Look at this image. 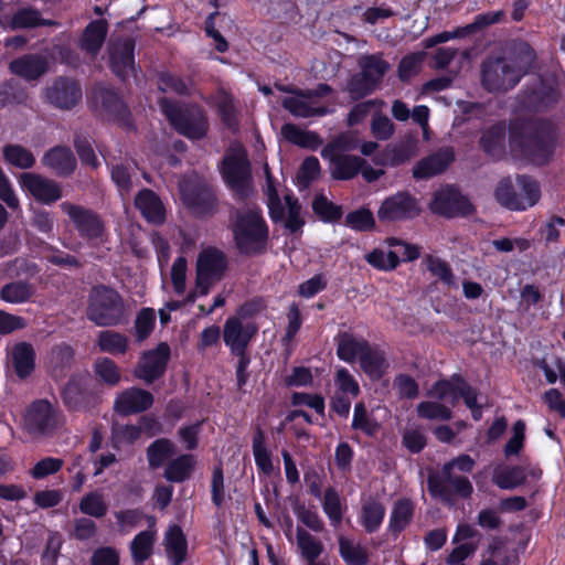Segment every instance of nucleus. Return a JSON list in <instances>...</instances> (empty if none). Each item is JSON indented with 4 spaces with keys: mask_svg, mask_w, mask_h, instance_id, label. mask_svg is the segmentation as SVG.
<instances>
[{
    "mask_svg": "<svg viewBox=\"0 0 565 565\" xmlns=\"http://www.w3.org/2000/svg\"><path fill=\"white\" fill-rule=\"evenodd\" d=\"M559 137L557 125L544 117H518L508 126L511 156L536 167L548 164L556 151Z\"/></svg>",
    "mask_w": 565,
    "mask_h": 565,
    "instance_id": "nucleus-1",
    "label": "nucleus"
},
{
    "mask_svg": "<svg viewBox=\"0 0 565 565\" xmlns=\"http://www.w3.org/2000/svg\"><path fill=\"white\" fill-rule=\"evenodd\" d=\"M230 228L241 255L258 256L266 252L269 227L259 210H236Z\"/></svg>",
    "mask_w": 565,
    "mask_h": 565,
    "instance_id": "nucleus-2",
    "label": "nucleus"
},
{
    "mask_svg": "<svg viewBox=\"0 0 565 565\" xmlns=\"http://www.w3.org/2000/svg\"><path fill=\"white\" fill-rule=\"evenodd\" d=\"M161 113L179 135L189 140H201L209 132L205 110L195 103H181L168 97L158 100Z\"/></svg>",
    "mask_w": 565,
    "mask_h": 565,
    "instance_id": "nucleus-3",
    "label": "nucleus"
},
{
    "mask_svg": "<svg viewBox=\"0 0 565 565\" xmlns=\"http://www.w3.org/2000/svg\"><path fill=\"white\" fill-rule=\"evenodd\" d=\"M86 316L98 327L122 326L129 320L122 296L106 285H97L92 288Z\"/></svg>",
    "mask_w": 565,
    "mask_h": 565,
    "instance_id": "nucleus-4",
    "label": "nucleus"
},
{
    "mask_svg": "<svg viewBox=\"0 0 565 565\" xmlns=\"http://www.w3.org/2000/svg\"><path fill=\"white\" fill-rule=\"evenodd\" d=\"M184 206L196 217H210L218 212L217 188L202 175H193L180 183Z\"/></svg>",
    "mask_w": 565,
    "mask_h": 565,
    "instance_id": "nucleus-5",
    "label": "nucleus"
},
{
    "mask_svg": "<svg viewBox=\"0 0 565 565\" xmlns=\"http://www.w3.org/2000/svg\"><path fill=\"white\" fill-rule=\"evenodd\" d=\"M218 170L223 182L237 200L248 199L252 192L253 174L252 164L244 148L226 152Z\"/></svg>",
    "mask_w": 565,
    "mask_h": 565,
    "instance_id": "nucleus-6",
    "label": "nucleus"
},
{
    "mask_svg": "<svg viewBox=\"0 0 565 565\" xmlns=\"http://www.w3.org/2000/svg\"><path fill=\"white\" fill-rule=\"evenodd\" d=\"M427 489L433 498L451 507L456 499L468 500L473 493V486L468 477L448 472V468H441L439 472L427 477Z\"/></svg>",
    "mask_w": 565,
    "mask_h": 565,
    "instance_id": "nucleus-7",
    "label": "nucleus"
},
{
    "mask_svg": "<svg viewBox=\"0 0 565 565\" xmlns=\"http://www.w3.org/2000/svg\"><path fill=\"white\" fill-rule=\"evenodd\" d=\"M64 423V414L57 404L46 398L33 401L24 413V427L30 434L51 435Z\"/></svg>",
    "mask_w": 565,
    "mask_h": 565,
    "instance_id": "nucleus-8",
    "label": "nucleus"
},
{
    "mask_svg": "<svg viewBox=\"0 0 565 565\" xmlns=\"http://www.w3.org/2000/svg\"><path fill=\"white\" fill-rule=\"evenodd\" d=\"M93 99L109 122L117 124L126 131L136 130L134 116L120 94L113 87L99 85L93 90Z\"/></svg>",
    "mask_w": 565,
    "mask_h": 565,
    "instance_id": "nucleus-9",
    "label": "nucleus"
},
{
    "mask_svg": "<svg viewBox=\"0 0 565 565\" xmlns=\"http://www.w3.org/2000/svg\"><path fill=\"white\" fill-rule=\"evenodd\" d=\"M61 399L68 412H87L97 401L95 385L89 373L72 374L61 390Z\"/></svg>",
    "mask_w": 565,
    "mask_h": 565,
    "instance_id": "nucleus-10",
    "label": "nucleus"
},
{
    "mask_svg": "<svg viewBox=\"0 0 565 565\" xmlns=\"http://www.w3.org/2000/svg\"><path fill=\"white\" fill-rule=\"evenodd\" d=\"M520 82L504 56H487L481 63V84L489 93H505Z\"/></svg>",
    "mask_w": 565,
    "mask_h": 565,
    "instance_id": "nucleus-11",
    "label": "nucleus"
},
{
    "mask_svg": "<svg viewBox=\"0 0 565 565\" xmlns=\"http://www.w3.org/2000/svg\"><path fill=\"white\" fill-rule=\"evenodd\" d=\"M423 212L419 200L408 191H398L383 200L377 218L382 223L406 222L418 217Z\"/></svg>",
    "mask_w": 565,
    "mask_h": 565,
    "instance_id": "nucleus-12",
    "label": "nucleus"
},
{
    "mask_svg": "<svg viewBox=\"0 0 565 565\" xmlns=\"http://www.w3.org/2000/svg\"><path fill=\"white\" fill-rule=\"evenodd\" d=\"M433 214L454 218L457 216H469L476 209L470 200L454 185H447L433 195L429 204Z\"/></svg>",
    "mask_w": 565,
    "mask_h": 565,
    "instance_id": "nucleus-13",
    "label": "nucleus"
},
{
    "mask_svg": "<svg viewBox=\"0 0 565 565\" xmlns=\"http://www.w3.org/2000/svg\"><path fill=\"white\" fill-rule=\"evenodd\" d=\"M44 100L58 110L74 109L83 98L79 82L67 76H57L43 92Z\"/></svg>",
    "mask_w": 565,
    "mask_h": 565,
    "instance_id": "nucleus-14",
    "label": "nucleus"
},
{
    "mask_svg": "<svg viewBox=\"0 0 565 565\" xmlns=\"http://www.w3.org/2000/svg\"><path fill=\"white\" fill-rule=\"evenodd\" d=\"M342 138L328 143L322 150L323 159H329L331 163V175L334 180L347 181L356 177L361 170V164L365 159L345 153H338V150H347Z\"/></svg>",
    "mask_w": 565,
    "mask_h": 565,
    "instance_id": "nucleus-15",
    "label": "nucleus"
},
{
    "mask_svg": "<svg viewBox=\"0 0 565 565\" xmlns=\"http://www.w3.org/2000/svg\"><path fill=\"white\" fill-rule=\"evenodd\" d=\"M559 89L539 78L531 85H526L519 94V105L532 113H543L553 108L559 99Z\"/></svg>",
    "mask_w": 565,
    "mask_h": 565,
    "instance_id": "nucleus-16",
    "label": "nucleus"
},
{
    "mask_svg": "<svg viewBox=\"0 0 565 565\" xmlns=\"http://www.w3.org/2000/svg\"><path fill=\"white\" fill-rule=\"evenodd\" d=\"M61 209L68 215L82 238L97 241L104 236L105 223L95 211L70 202H63Z\"/></svg>",
    "mask_w": 565,
    "mask_h": 565,
    "instance_id": "nucleus-17",
    "label": "nucleus"
},
{
    "mask_svg": "<svg viewBox=\"0 0 565 565\" xmlns=\"http://www.w3.org/2000/svg\"><path fill=\"white\" fill-rule=\"evenodd\" d=\"M171 349L167 342H160L154 349L145 351L137 363L134 375L147 384L160 380L168 367Z\"/></svg>",
    "mask_w": 565,
    "mask_h": 565,
    "instance_id": "nucleus-18",
    "label": "nucleus"
},
{
    "mask_svg": "<svg viewBox=\"0 0 565 565\" xmlns=\"http://www.w3.org/2000/svg\"><path fill=\"white\" fill-rule=\"evenodd\" d=\"M21 189L31 194L35 201L51 205L58 201L63 193L61 185L53 179L39 173L23 172L19 177Z\"/></svg>",
    "mask_w": 565,
    "mask_h": 565,
    "instance_id": "nucleus-19",
    "label": "nucleus"
},
{
    "mask_svg": "<svg viewBox=\"0 0 565 565\" xmlns=\"http://www.w3.org/2000/svg\"><path fill=\"white\" fill-rule=\"evenodd\" d=\"M135 49L136 43L131 38L114 42L109 46V68L121 82H126L137 72Z\"/></svg>",
    "mask_w": 565,
    "mask_h": 565,
    "instance_id": "nucleus-20",
    "label": "nucleus"
},
{
    "mask_svg": "<svg viewBox=\"0 0 565 565\" xmlns=\"http://www.w3.org/2000/svg\"><path fill=\"white\" fill-rule=\"evenodd\" d=\"M258 332V327L253 323L244 324L238 317H228L223 326V341L230 352L248 350L253 338Z\"/></svg>",
    "mask_w": 565,
    "mask_h": 565,
    "instance_id": "nucleus-21",
    "label": "nucleus"
},
{
    "mask_svg": "<svg viewBox=\"0 0 565 565\" xmlns=\"http://www.w3.org/2000/svg\"><path fill=\"white\" fill-rule=\"evenodd\" d=\"M43 167L51 170L58 178H70L77 169V159L72 149L64 145H56L47 149L41 158Z\"/></svg>",
    "mask_w": 565,
    "mask_h": 565,
    "instance_id": "nucleus-22",
    "label": "nucleus"
},
{
    "mask_svg": "<svg viewBox=\"0 0 565 565\" xmlns=\"http://www.w3.org/2000/svg\"><path fill=\"white\" fill-rule=\"evenodd\" d=\"M153 402V395L149 391L129 387L116 397L114 411L121 416L139 414L151 408Z\"/></svg>",
    "mask_w": 565,
    "mask_h": 565,
    "instance_id": "nucleus-23",
    "label": "nucleus"
},
{
    "mask_svg": "<svg viewBox=\"0 0 565 565\" xmlns=\"http://www.w3.org/2000/svg\"><path fill=\"white\" fill-rule=\"evenodd\" d=\"M9 72L26 82L38 81L49 71V61L38 53H26L13 58L8 65Z\"/></svg>",
    "mask_w": 565,
    "mask_h": 565,
    "instance_id": "nucleus-24",
    "label": "nucleus"
},
{
    "mask_svg": "<svg viewBox=\"0 0 565 565\" xmlns=\"http://www.w3.org/2000/svg\"><path fill=\"white\" fill-rule=\"evenodd\" d=\"M455 160L451 148H445L431 153L419 161L413 168V178L416 180H428L443 173Z\"/></svg>",
    "mask_w": 565,
    "mask_h": 565,
    "instance_id": "nucleus-25",
    "label": "nucleus"
},
{
    "mask_svg": "<svg viewBox=\"0 0 565 565\" xmlns=\"http://www.w3.org/2000/svg\"><path fill=\"white\" fill-rule=\"evenodd\" d=\"M135 207L151 224L160 225L166 221V209L159 195L151 189L143 188L135 196Z\"/></svg>",
    "mask_w": 565,
    "mask_h": 565,
    "instance_id": "nucleus-26",
    "label": "nucleus"
},
{
    "mask_svg": "<svg viewBox=\"0 0 565 565\" xmlns=\"http://www.w3.org/2000/svg\"><path fill=\"white\" fill-rule=\"evenodd\" d=\"M508 128L503 121L491 125L480 136L481 150L493 160H501L505 156V139Z\"/></svg>",
    "mask_w": 565,
    "mask_h": 565,
    "instance_id": "nucleus-27",
    "label": "nucleus"
},
{
    "mask_svg": "<svg viewBox=\"0 0 565 565\" xmlns=\"http://www.w3.org/2000/svg\"><path fill=\"white\" fill-rule=\"evenodd\" d=\"M149 527L135 535L129 544L131 558L135 564L141 565L153 554L157 532L153 529L156 524L154 516H148Z\"/></svg>",
    "mask_w": 565,
    "mask_h": 565,
    "instance_id": "nucleus-28",
    "label": "nucleus"
},
{
    "mask_svg": "<svg viewBox=\"0 0 565 565\" xmlns=\"http://www.w3.org/2000/svg\"><path fill=\"white\" fill-rule=\"evenodd\" d=\"M107 34L108 22L105 19L90 21L79 38L81 50L93 56L97 55L106 41Z\"/></svg>",
    "mask_w": 565,
    "mask_h": 565,
    "instance_id": "nucleus-29",
    "label": "nucleus"
},
{
    "mask_svg": "<svg viewBox=\"0 0 565 565\" xmlns=\"http://www.w3.org/2000/svg\"><path fill=\"white\" fill-rule=\"evenodd\" d=\"M196 269L215 276L216 279H223L228 269L226 254L214 246H209L199 253Z\"/></svg>",
    "mask_w": 565,
    "mask_h": 565,
    "instance_id": "nucleus-30",
    "label": "nucleus"
},
{
    "mask_svg": "<svg viewBox=\"0 0 565 565\" xmlns=\"http://www.w3.org/2000/svg\"><path fill=\"white\" fill-rule=\"evenodd\" d=\"M507 60L515 73L516 81L520 82L533 68L536 54L527 42L520 41L512 45L510 56Z\"/></svg>",
    "mask_w": 565,
    "mask_h": 565,
    "instance_id": "nucleus-31",
    "label": "nucleus"
},
{
    "mask_svg": "<svg viewBox=\"0 0 565 565\" xmlns=\"http://www.w3.org/2000/svg\"><path fill=\"white\" fill-rule=\"evenodd\" d=\"M415 514V504L408 498L397 499L392 508L387 531L397 537L412 523Z\"/></svg>",
    "mask_w": 565,
    "mask_h": 565,
    "instance_id": "nucleus-32",
    "label": "nucleus"
},
{
    "mask_svg": "<svg viewBox=\"0 0 565 565\" xmlns=\"http://www.w3.org/2000/svg\"><path fill=\"white\" fill-rule=\"evenodd\" d=\"M35 350L29 342H19L13 345L11 363L14 373L20 380L28 379L35 369Z\"/></svg>",
    "mask_w": 565,
    "mask_h": 565,
    "instance_id": "nucleus-33",
    "label": "nucleus"
},
{
    "mask_svg": "<svg viewBox=\"0 0 565 565\" xmlns=\"http://www.w3.org/2000/svg\"><path fill=\"white\" fill-rule=\"evenodd\" d=\"M166 553L171 565H181L188 555V541L180 525H172L164 536Z\"/></svg>",
    "mask_w": 565,
    "mask_h": 565,
    "instance_id": "nucleus-34",
    "label": "nucleus"
},
{
    "mask_svg": "<svg viewBox=\"0 0 565 565\" xmlns=\"http://www.w3.org/2000/svg\"><path fill=\"white\" fill-rule=\"evenodd\" d=\"M195 466L196 459L192 454H182L168 461L163 478L172 483H182L192 477Z\"/></svg>",
    "mask_w": 565,
    "mask_h": 565,
    "instance_id": "nucleus-35",
    "label": "nucleus"
},
{
    "mask_svg": "<svg viewBox=\"0 0 565 565\" xmlns=\"http://www.w3.org/2000/svg\"><path fill=\"white\" fill-rule=\"evenodd\" d=\"M358 64L362 76L376 88L382 84L384 76L391 67L381 53L362 55Z\"/></svg>",
    "mask_w": 565,
    "mask_h": 565,
    "instance_id": "nucleus-36",
    "label": "nucleus"
},
{
    "mask_svg": "<svg viewBox=\"0 0 565 565\" xmlns=\"http://www.w3.org/2000/svg\"><path fill=\"white\" fill-rule=\"evenodd\" d=\"M505 17L503 10L488 11L484 13L477 14L473 21L463 26H457L455 30L449 31L451 40L462 39L472 34H476L486 28L500 23Z\"/></svg>",
    "mask_w": 565,
    "mask_h": 565,
    "instance_id": "nucleus-37",
    "label": "nucleus"
},
{
    "mask_svg": "<svg viewBox=\"0 0 565 565\" xmlns=\"http://www.w3.org/2000/svg\"><path fill=\"white\" fill-rule=\"evenodd\" d=\"M359 362L363 372L373 380L382 379L388 369L385 353L380 349L371 347L370 343L360 356Z\"/></svg>",
    "mask_w": 565,
    "mask_h": 565,
    "instance_id": "nucleus-38",
    "label": "nucleus"
},
{
    "mask_svg": "<svg viewBox=\"0 0 565 565\" xmlns=\"http://www.w3.org/2000/svg\"><path fill=\"white\" fill-rule=\"evenodd\" d=\"M174 443L169 438H158L146 448L148 467L152 470L161 468L175 455Z\"/></svg>",
    "mask_w": 565,
    "mask_h": 565,
    "instance_id": "nucleus-39",
    "label": "nucleus"
},
{
    "mask_svg": "<svg viewBox=\"0 0 565 565\" xmlns=\"http://www.w3.org/2000/svg\"><path fill=\"white\" fill-rule=\"evenodd\" d=\"M369 343L363 338L356 339L350 332H342L338 335L337 355L341 361L352 363L356 358L360 359Z\"/></svg>",
    "mask_w": 565,
    "mask_h": 565,
    "instance_id": "nucleus-40",
    "label": "nucleus"
},
{
    "mask_svg": "<svg viewBox=\"0 0 565 565\" xmlns=\"http://www.w3.org/2000/svg\"><path fill=\"white\" fill-rule=\"evenodd\" d=\"M385 518V507L379 499H370L361 508L359 521L369 534L375 533Z\"/></svg>",
    "mask_w": 565,
    "mask_h": 565,
    "instance_id": "nucleus-41",
    "label": "nucleus"
},
{
    "mask_svg": "<svg viewBox=\"0 0 565 565\" xmlns=\"http://www.w3.org/2000/svg\"><path fill=\"white\" fill-rule=\"evenodd\" d=\"M526 467L524 465L505 466L495 470L492 477L493 483L502 490H513L526 482Z\"/></svg>",
    "mask_w": 565,
    "mask_h": 565,
    "instance_id": "nucleus-42",
    "label": "nucleus"
},
{
    "mask_svg": "<svg viewBox=\"0 0 565 565\" xmlns=\"http://www.w3.org/2000/svg\"><path fill=\"white\" fill-rule=\"evenodd\" d=\"M252 449L255 465L259 472L270 476L274 471L271 456L266 447V436L264 430L257 426L254 430Z\"/></svg>",
    "mask_w": 565,
    "mask_h": 565,
    "instance_id": "nucleus-43",
    "label": "nucleus"
},
{
    "mask_svg": "<svg viewBox=\"0 0 565 565\" xmlns=\"http://www.w3.org/2000/svg\"><path fill=\"white\" fill-rule=\"evenodd\" d=\"M2 157L7 164L21 169H32L35 163V157L33 152L18 143H7L2 148Z\"/></svg>",
    "mask_w": 565,
    "mask_h": 565,
    "instance_id": "nucleus-44",
    "label": "nucleus"
},
{
    "mask_svg": "<svg viewBox=\"0 0 565 565\" xmlns=\"http://www.w3.org/2000/svg\"><path fill=\"white\" fill-rule=\"evenodd\" d=\"M281 134L287 141L301 148L316 150L322 145V139L317 132L302 130L294 124H285Z\"/></svg>",
    "mask_w": 565,
    "mask_h": 565,
    "instance_id": "nucleus-45",
    "label": "nucleus"
},
{
    "mask_svg": "<svg viewBox=\"0 0 565 565\" xmlns=\"http://www.w3.org/2000/svg\"><path fill=\"white\" fill-rule=\"evenodd\" d=\"M351 428L361 431L366 437L373 438L381 429V424L369 413L364 402L354 405Z\"/></svg>",
    "mask_w": 565,
    "mask_h": 565,
    "instance_id": "nucleus-46",
    "label": "nucleus"
},
{
    "mask_svg": "<svg viewBox=\"0 0 565 565\" xmlns=\"http://www.w3.org/2000/svg\"><path fill=\"white\" fill-rule=\"evenodd\" d=\"M52 21L42 18L41 12L32 7L18 9L10 18L9 28L13 31L51 25Z\"/></svg>",
    "mask_w": 565,
    "mask_h": 565,
    "instance_id": "nucleus-47",
    "label": "nucleus"
},
{
    "mask_svg": "<svg viewBox=\"0 0 565 565\" xmlns=\"http://www.w3.org/2000/svg\"><path fill=\"white\" fill-rule=\"evenodd\" d=\"M97 345L99 351L104 353L125 354L128 350V338L114 330H104L98 333Z\"/></svg>",
    "mask_w": 565,
    "mask_h": 565,
    "instance_id": "nucleus-48",
    "label": "nucleus"
},
{
    "mask_svg": "<svg viewBox=\"0 0 565 565\" xmlns=\"http://www.w3.org/2000/svg\"><path fill=\"white\" fill-rule=\"evenodd\" d=\"M343 225L354 232L365 233L373 232L376 222L373 212L366 206H361L345 215Z\"/></svg>",
    "mask_w": 565,
    "mask_h": 565,
    "instance_id": "nucleus-49",
    "label": "nucleus"
},
{
    "mask_svg": "<svg viewBox=\"0 0 565 565\" xmlns=\"http://www.w3.org/2000/svg\"><path fill=\"white\" fill-rule=\"evenodd\" d=\"M498 203L510 211H524L522 198L516 192L510 178L502 179L494 191Z\"/></svg>",
    "mask_w": 565,
    "mask_h": 565,
    "instance_id": "nucleus-50",
    "label": "nucleus"
},
{
    "mask_svg": "<svg viewBox=\"0 0 565 565\" xmlns=\"http://www.w3.org/2000/svg\"><path fill=\"white\" fill-rule=\"evenodd\" d=\"M312 211L323 223H337L343 216L342 205L330 201L326 195H316L312 200Z\"/></svg>",
    "mask_w": 565,
    "mask_h": 565,
    "instance_id": "nucleus-51",
    "label": "nucleus"
},
{
    "mask_svg": "<svg viewBox=\"0 0 565 565\" xmlns=\"http://www.w3.org/2000/svg\"><path fill=\"white\" fill-rule=\"evenodd\" d=\"M34 290L30 282L24 280L12 281L0 289V298L9 303H23L31 299Z\"/></svg>",
    "mask_w": 565,
    "mask_h": 565,
    "instance_id": "nucleus-52",
    "label": "nucleus"
},
{
    "mask_svg": "<svg viewBox=\"0 0 565 565\" xmlns=\"http://www.w3.org/2000/svg\"><path fill=\"white\" fill-rule=\"evenodd\" d=\"M339 553L347 565H367L370 562L366 550L344 536L339 537Z\"/></svg>",
    "mask_w": 565,
    "mask_h": 565,
    "instance_id": "nucleus-53",
    "label": "nucleus"
},
{
    "mask_svg": "<svg viewBox=\"0 0 565 565\" xmlns=\"http://www.w3.org/2000/svg\"><path fill=\"white\" fill-rule=\"evenodd\" d=\"M78 508L83 514L95 519L104 518L108 511V505L104 500L103 493L97 490L83 495Z\"/></svg>",
    "mask_w": 565,
    "mask_h": 565,
    "instance_id": "nucleus-54",
    "label": "nucleus"
},
{
    "mask_svg": "<svg viewBox=\"0 0 565 565\" xmlns=\"http://www.w3.org/2000/svg\"><path fill=\"white\" fill-rule=\"evenodd\" d=\"M516 184L519 185L522 198L521 202L524 205V211L534 206L541 199V188L539 182L529 174H518Z\"/></svg>",
    "mask_w": 565,
    "mask_h": 565,
    "instance_id": "nucleus-55",
    "label": "nucleus"
},
{
    "mask_svg": "<svg viewBox=\"0 0 565 565\" xmlns=\"http://www.w3.org/2000/svg\"><path fill=\"white\" fill-rule=\"evenodd\" d=\"M297 544L301 551L302 557L308 563L317 561L323 552L322 543L301 527L297 529Z\"/></svg>",
    "mask_w": 565,
    "mask_h": 565,
    "instance_id": "nucleus-56",
    "label": "nucleus"
},
{
    "mask_svg": "<svg viewBox=\"0 0 565 565\" xmlns=\"http://www.w3.org/2000/svg\"><path fill=\"white\" fill-rule=\"evenodd\" d=\"M425 56V52H414L403 56L397 65L399 81L407 83L412 77L416 76L420 72Z\"/></svg>",
    "mask_w": 565,
    "mask_h": 565,
    "instance_id": "nucleus-57",
    "label": "nucleus"
},
{
    "mask_svg": "<svg viewBox=\"0 0 565 565\" xmlns=\"http://www.w3.org/2000/svg\"><path fill=\"white\" fill-rule=\"evenodd\" d=\"M322 509L333 526L340 525L343 519L342 504L340 495L333 487L324 490Z\"/></svg>",
    "mask_w": 565,
    "mask_h": 565,
    "instance_id": "nucleus-58",
    "label": "nucleus"
},
{
    "mask_svg": "<svg viewBox=\"0 0 565 565\" xmlns=\"http://www.w3.org/2000/svg\"><path fill=\"white\" fill-rule=\"evenodd\" d=\"M73 145L83 164L89 166L93 169H97L99 167L100 162L87 135L76 132L74 135Z\"/></svg>",
    "mask_w": 565,
    "mask_h": 565,
    "instance_id": "nucleus-59",
    "label": "nucleus"
},
{
    "mask_svg": "<svg viewBox=\"0 0 565 565\" xmlns=\"http://www.w3.org/2000/svg\"><path fill=\"white\" fill-rule=\"evenodd\" d=\"M282 107L296 117L309 118L313 116H324L328 114L327 107H312L308 103L297 97H286L282 100Z\"/></svg>",
    "mask_w": 565,
    "mask_h": 565,
    "instance_id": "nucleus-60",
    "label": "nucleus"
},
{
    "mask_svg": "<svg viewBox=\"0 0 565 565\" xmlns=\"http://www.w3.org/2000/svg\"><path fill=\"white\" fill-rule=\"evenodd\" d=\"M525 430L526 424L523 419H518L512 426V435L507 441L503 454L507 459L519 456L525 447Z\"/></svg>",
    "mask_w": 565,
    "mask_h": 565,
    "instance_id": "nucleus-61",
    "label": "nucleus"
},
{
    "mask_svg": "<svg viewBox=\"0 0 565 565\" xmlns=\"http://www.w3.org/2000/svg\"><path fill=\"white\" fill-rule=\"evenodd\" d=\"M320 162L317 157L309 156L300 164L297 175L296 185L299 189L308 188L320 174Z\"/></svg>",
    "mask_w": 565,
    "mask_h": 565,
    "instance_id": "nucleus-62",
    "label": "nucleus"
},
{
    "mask_svg": "<svg viewBox=\"0 0 565 565\" xmlns=\"http://www.w3.org/2000/svg\"><path fill=\"white\" fill-rule=\"evenodd\" d=\"M142 435V428L139 425H121L111 427L113 447L119 449L121 445H132Z\"/></svg>",
    "mask_w": 565,
    "mask_h": 565,
    "instance_id": "nucleus-63",
    "label": "nucleus"
},
{
    "mask_svg": "<svg viewBox=\"0 0 565 565\" xmlns=\"http://www.w3.org/2000/svg\"><path fill=\"white\" fill-rule=\"evenodd\" d=\"M95 374L107 385L115 386L121 380V374L116 362L109 358H99L94 363Z\"/></svg>",
    "mask_w": 565,
    "mask_h": 565,
    "instance_id": "nucleus-64",
    "label": "nucleus"
}]
</instances>
